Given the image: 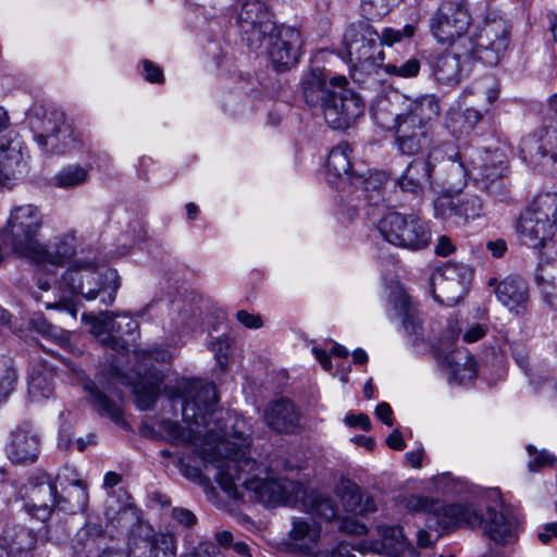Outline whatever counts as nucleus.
I'll list each match as a JSON object with an SVG mask.
<instances>
[{
	"label": "nucleus",
	"instance_id": "nucleus-52",
	"mask_svg": "<svg viewBox=\"0 0 557 557\" xmlns=\"http://www.w3.org/2000/svg\"><path fill=\"white\" fill-rule=\"evenodd\" d=\"M232 345V339L227 335L219 336L209 343V349L213 352L221 371L227 368V350Z\"/></svg>",
	"mask_w": 557,
	"mask_h": 557
},
{
	"label": "nucleus",
	"instance_id": "nucleus-39",
	"mask_svg": "<svg viewBox=\"0 0 557 557\" xmlns=\"http://www.w3.org/2000/svg\"><path fill=\"white\" fill-rule=\"evenodd\" d=\"M27 392L34 401L49 398L53 393L51 371L45 367L34 368L28 376Z\"/></svg>",
	"mask_w": 557,
	"mask_h": 557
},
{
	"label": "nucleus",
	"instance_id": "nucleus-20",
	"mask_svg": "<svg viewBox=\"0 0 557 557\" xmlns=\"http://www.w3.org/2000/svg\"><path fill=\"white\" fill-rule=\"evenodd\" d=\"M490 286H495L494 293L497 300L506 307L509 312L522 317L528 311L530 301V289L528 282L520 275H508L500 282L497 278L488 280Z\"/></svg>",
	"mask_w": 557,
	"mask_h": 557
},
{
	"label": "nucleus",
	"instance_id": "nucleus-5",
	"mask_svg": "<svg viewBox=\"0 0 557 557\" xmlns=\"http://www.w3.org/2000/svg\"><path fill=\"white\" fill-rule=\"evenodd\" d=\"M59 284V296L54 301L45 302L47 309L65 311L72 319H76L77 306L75 296L86 300H96L104 306L113 304L120 288V276L114 269L100 272L94 263L75 261L62 274Z\"/></svg>",
	"mask_w": 557,
	"mask_h": 557
},
{
	"label": "nucleus",
	"instance_id": "nucleus-49",
	"mask_svg": "<svg viewBox=\"0 0 557 557\" xmlns=\"http://www.w3.org/2000/svg\"><path fill=\"white\" fill-rule=\"evenodd\" d=\"M30 324L36 332L47 338L52 339L60 346L66 345L69 343L67 333L62 329L52 325L42 315L33 318Z\"/></svg>",
	"mask_w": 557,
	"mask_h": 557
},
{
	"label": "nucleus",
	"instance_id": "nucleus-43",
	"mask_svg": "<svg viewBox=\"0 0 557 557\" xmlns=\"http://www.w3.org/2000/svg\"><path fill=\"white\" fill-rule=\"evenodd\" d=\"M87 178L86 169L79 165H69L53 176L52 184L55 187L67 189L84 184Z\"/></svg>",
	"mask_w": 557,
	"mask_h": 557
},
{
	"label": "nucleus",
	"instance_id": "nucleus-24",
	"mask_svg": "<svg viewBox=\"0 0 557 557\" xmlns=\"http://www.w3.org/2000/svg\"><path fill=\"white\" fill-rule=\"evenodd\" d=\"M5 451L14 463H28L37 459L39 437L30 423L24 422L11 432Z\"/></svg>",
	"mask_w": 557,
	"mask_h": 557
},
{
	"label": "nucleus",
	"instance_id": "nucleus-36",
	"mask_svg": "<svg viewBox=\"0 0 557 557\" xmlns=\"http://www.w3.org/2000/svg\"><path fill=\"white\" fill-rule=\"evenodd\" d=\"M413 45L417 46V44L412 40ZM396 51H398L399 48L404 50L406 54H410L408 59L405 60V57L401 54L399 58H394L393 60L388 61L386 64H384V71L389 76H396L401 78H413L417 77L420 73L421 63L418 58L411 54V52H414V50H411L409 52H406V49L404 47H394Z\"/></svg>",
	"mask_w": 557,
	"mask_h": 557
},
{
	"label": "nucleus",
	"instance_id": "nucleus-10",
	"mask_svg": "<svg viewBox=\"0 0 557 557\" xmlns=\"http://www.w3.org/2000/svg\"><path fill=\"white\" fill-rule=\"evenodd\" d=\"M237 24L242 42L255 52L262 47L269 35H273L277 25L274 14L262 0L243 2Z\"/></svg>",
	"mask_w": 557,
	"mask_h": 557
},
{
	"label": "nucleus",
	"instance_id": "nucleus-46",
	"mask_svg": "<svg viewBox=\"0 0 557 557\" xmlns=\"http://www.w3.org/2000/svg\"><path fill=\"white\" fill-rule=\"evenodd\" d=\"M399 0H361V15L368 21H380Z\"/></svg>",
	"mask_w": 557,
	"mask_h": 557
},
{
	"label": "nucleus",
	"instance_id": "nucleus-8",
	"mask_svg": "<svg viewBox=\"0 0 557 557\" xmlns=\"http://www.w3.org/2000/svg\"><path fill=\"white\" fill-rule=\"evenodd\" d=\"M401 504L410 512L433 515L443 530L475 527L482 521L471 504H445L437 498L418 494L404 496Z\"/></svg>",
	"mask_w": 557,
	"mask_h": 557
},
{
	"label": "nucleus",
	"instance_id": "nucleus-30",
	"mask_svg": "<svg viewBox=\"0 0 557 557\" xmlns=\"http://www.w3.org/2000/svg\"><path fill=\"white\" fill-rule=\"evenodd\" d=\"M481 110L467 107L462 111L450 109L445 116V128L454 139H463L472 134L478 135L476 128L483 120Z\"/></svg>",
	"mask_w": 557,
	"mask_h": 557
},
{
	"label": "nucleus",
	"instance_id": "nucleus-28",
	"mask_svg": "<svg viewBox=\"0 0 557 557\" xmlns=\"http://www.w3.org/2000/svg\"><path fill=\"white\" fill-rule=\"evenodd\" d=\"M58 492L57 485L41 482L33 485L24 499V509L27 515L39 521H46L51 516L53 507H57Z\"/></svg>",
	"mask_w": 557,
	"mask_h": 557
},
{
	"label": "nucleus",
	"instance_id": "nucleus-16",
	"mask_svg": "<svg viewBox=\"0 0 557 557\" xmlns=\"http://www.w3.org/2000/svg\"><path fill=\"white\" fill-rule=\"evenodd\" d=\"M349 85L345 75H331V71L311 64L300 78V88L305 103L312 110H319L336 88Z\"/></svg>",
	"mask_w": 557,
	"mask_h": 557
},
{
	"label": "nucleus",
	"instance_id": "nucleus-63",
	"mask_svg": "<svg viewBox=\"0 0 557 557\" xmlns=\"http://www.w3.org/2000/svg\"><path fill=\"white\" fill-rule=\"evenodd\" d=\"M485 335V327L481 324L471 326L463 335L467 343H474Z\"/></svg>",
	"mask_w": 557,
	"mask_h": 557
},
{
	"label": "nucleus",
	"instance_id": "nucleus-44",
	"mask_svg": "<svg viewBox=\"0 0 557 557\" xmlns=\"http://www.w3.org/2000/svg\"><path fill=\"white\" fill-rule=\"evenodd\" d=\"M456 202V195L445 194L438 196L433 202L434 218L459 224L461 219H459V208Z\"/></svg>",
	"mask_w": 557,
	"mask_h": 557
},
{
	"label": "nucleus",
	"instance_id": "nucleus-29",
	"mask_svg": "<svg viewBox=\"0 0 557 557\" xmlns=\"http://www.w3.org/2000/svg\"><path fill=\"white\" fill-rule=\"evenodd\" d=\"M176 547V539L173 534L150 529L138 543L131 546V554L135 555L139 549L138 557H174Z\"/></svg>",
	"mask_w": 557,
	"mask_h": 557
},
{
	"label": "nucleus",
	"instance_id": "nucleus-12",
	"mask_svg": "<svg viewBox=\"0 0 557 557\" xmlns=\"http://www.w3.org/2000/svg\"><path fill=\"white\" fill-rule=\"evenodd\" d=\"M472 22L465 0H443L431 18L430 29L441 44H453L465 35Z\"/></svg>",
	"mask_w": 557,
	"mask_h": 557
},
{
	"label": "nucleus",
	"instance_id": "nucleus-55",
	"mask_svg": "<svg viewBox=\"0 0 557 557\" xmlns=\"http://www.w3.org/2000/svg\"><path fill=\"white\" fill-rule=\"evenodd\" d=\"M171 517L175 521L177 527L185 529H193L197 523L196 515L183 507H174L171 511Z\"/></svg>",
	"mask_w": 557,
	"mask_h": 557
},
{
	"label": "nucleus",
	"instance_id": "nucleus-3",
	"mask_svg": "<svg viewBox=\"0 0 557 557\" xmlns=\"http://www.w3.org/2000/svg\"><path fill=\"white\" fill-rule=\"evenodd\" d=\"M511 39V25L506 21L485 20L474 36L472 48L466 55L445 50L429 57L434 79L447 87H455L462 81L468 64L481 62L495 66L505 57Z\"/></svg>",
	"mask_w": 557,
	"mask_h": 557
},
{
	"label": "nucleus",
	"instance_id": "nucleus-27",
	"mask_svg": "<svg viewBox=\"0 0 557 557\" xmlns=\"http://www.w3.org/2000/svg\"><path fill=\"white\" fill-rule=\"evenodd\" d=\"M263 419L275 432L293 433L299 426L300 411L292 400L281 398L268 405Z\"/></svg>",
	"mask_w": 557,
	"mask_h": 557
},
{
	"label": "nucleus",
	"instance_id": "nucleus-61",
	"mask_svg": "<svg viewBox=\"0 0 557 557\" xmlns=\"http://www.w3.org/2000/svg\"><path fill=\"white\" fill-rule=\"evenodd\" d=\"M386 444L395 450H403L406 447L403 435L399 430H394L386 438Z\"/></svg>",
	"mask_w": 557,
	"mask_h": 557
},
{
	"label": "nucleus",
	"instance_id": "nucleus-33",
	"mask_svg": "<svg viewBox=\"0 0 557 557\" xmlns=\"http://www.w3.org/2000/svg\"><path fill=\"white\" fill-rule=\"evenodd\" d=\"M290 544L301 552L308 554L318 543L321 534V528L318 523L305 518H295L289 531Z\"/></svg>",
	"mask_w": 557,
	"mask_h": 557
},
{
	"label": "nucleus",
	"instance_id": "nucleus-56",
	"mask_svg": "<svg viewBox=\"0 0 557 557\" xmlns=\"http://www.w3.org/2000/svg\"><path fill=\"white\" fill-rule=\"evenodd\" d=\"M237 321L246 326L247 329L258 330L263 326V321L261 315L252 312H248L246 310H239L236 312Z\"/></svg>",
	"mask_w": 557,
	"mask_h": 557
},
{
	"label": "nucleus",
	"instance_id": "nucleus-45",
	"mask_svg": "<svg viewBox=\"0 0 557 557\" xmlns=\"http://www.w3.org/2000/svg\"><path fill=\"white\" fill-rule=\"evenodd\" d=\"M546 252L540 253V262L535 271L534 283L541 295H548L550 285L556 283V268L545 259Z\"/></svg>",
	"mask_w": 557,
	"mask_h": 557
},
{
	"label": "nucleus",
	"instance_id": "nucleus-60",
	"mask_svg": "<svg viewBox=\"0 0 557 557\" xmlns=\"http://www.w3.org/2000/svg\"><path fill=\"white\" fill-rule=\"evenodd\" d=\"M375 414L386 425L391 426L393 424V410L387 403H380L375 408Z\"/></svg>",
	"mask_w": 557,
	"mask_h": 557
},
{
	"label": "nucleus",
	"instance_id": "nucleus-47",
	"mask_svg": "<svg viewBox=\"0 0 557 557\" xmlns=\"http://www.w3.org/2000/svg\"><path fill=\"white\" fill-rule=\"evenodd\" d=\"M457 206L459 208V219L462 222L469 219H476L483 212L482 200L475 195H456Z\"/></svg>",
	"mask_w": 557,
	"mask_h": 557
},
{
	"label": "nucleus",
	"instance_id": "nucleus-37",
	"mask_svg": "<svg viewBox=\"0 0 557 557\" xmlns=\"http://www.w3.org/2000/svg\"><path fill=\"white\" fill-rule=\"evenodd\" d=\"M527 213L544 221L545 225L557 227V193H545L536 196L532 205L524 210Z\"/></svg>",
	"mask_w": 557,
	"mask_h": 557
},
{
	"label": "nucleus",
	"instance_id": "nucleus-50",
	"mask_svg": "<svg viewBox=\"0 0 557 557\" xmlns=\"http://www.w3.org/2000/svg\"><path fill=\"white\" fill-rule=\"evenodd\" d=\"M338 495L345 503L348 511H361V490L354 482L346 480L338 486Z\"/></svg>",
	"mask_w": 557,
	"mask_h": 557
},
{
	"label": "nucleus",
	"instance_id": "nucleus-14",
	"mask_svg": "<svg viewBox=\"0 0 557 557\" xmlns=\"http://www.w3.org/2000/svg\"><path fill=\"white\" fill-rule=\"evenodd\" d=\"M471 270L461 263H445L436 268L430 278V289L435 301L454 306L467 294Z\"/></svg>",
	"mask_w": 557,
	"mask_h": 557
},
{
	"label": "nucleus",
	"instance_id": "nucleus-38",
	"mask_svg": "<svg viewBox=\"0 0 557 557\" xmlns=\"http://www.w3.org/2000/svg\"><path fill=\"white\" fill-rule=\"evenodd\" d=\"M407 109L417 115L418 125H425L431 129V123L440 115L441 107L435 96L424 95L411 101Z\"/></svg>",
	"mask_w": 557,
	"mask_h": 557
},
{
	"label": "nucleus",
	"instance_id": "nucleus-62",
	"mask_svg": "<svg viewBox=\"0 0 557 557\" xmlns=\"http://www.w3.org/2000/svg\"><path fill=\"white\" fill-rule=\"evenodd\" d=\"M557 536V522H550L544 525L539 532L537 537L543 544H547L553 537Z\"/></svg>",
	"mask_w": 557,
	"mask_h": 557
},
{
	"label": "nucleus",
	"instance_id": "nucleus-34",
	"mask_svg": "<svg viewBox=\"0 0 557 557\" xmlns=\"http://www.w3.org/2000/svg\"><path fill=\"white\" fill-rule=\"evenodd\" d=\"M88 502L86 484L75 479L67 487L62 488V494L58 495L57 508L61 511L74 515L83 511Z\"/></svg>",
	"mask_w": 557,
	"mask_h": 557
},
{
	"label": "nucleus",
	"instance_id": "nucleus-59",
	"mask_svg": "<svg viewBox=\"0 0 557 557\" xmlns=\"http://www.w3.org/2000/svg\"><path fill=\"white\" fill-rule=\"evenodd\" d=\"M345 423L351 428H359L363 431H369L371 428V421L364 413L347 414L345 417Z\"/></svg>",
	"mask_w": 557,
	"mask_h": 557
},
{
	"label": "nucleus",
	"instance_id": "nucleus-57",
	"mask_svg": "<svg viewBox=\"0 0 557 557\" xmlns=\"http://www.w3.org/2000/svg\"><path fill=\"white\" fill-rule=\"evenodd\" d=\"M181 471L185 478L200 485H207L209 483V478L203 474L198 467L182 465Z\"/></svg>",
	"mask_w": 557,
	"mask_h": 557
},
{
	"label": "nucleus",
	"instance_id": "nucleus-64",
	"mask_svg": "<svg viewBox=\"0 0 557 557\" xmlns=\"http://www.w3.org/2000/svg\"><path fill=\"white\" fill-rule=\"evenodd\" d=\"M129 227L133 233L134 244L137 242H141L146 238L147 228H146V225L144 224V222L138 221V220L134 221L133 223L129 224Z\"/></svg>",
	"mask_w": 557,
	"mask_h": 557
},
{
	"label": "nucleus",
	"instance_id": "nucleus-21",
	"mask_svg": "<svg viewBox=\"0 0 557 557\" xmlns=\"http://www.w3.org/2000/svg\"><path fill=\"white\" fill-rule=\"evenodd\" d=\"M26 122L33 139L58 138L62 132L67 131L65 113L50 104H35L28 111Z\"/></svg>",
	"mask_w": 557,
	"mask_h": 557
},
{
	"label": "nucleus",
	"instance_id": "nucleus-42",
	"mask_svg": "<svg viewBox=\"0 0 557 557\" xmlns=\"http://www.w3.org/2000/svg\"><path fill=\"white\" fill-rule=\"evenodd\" d=\"M379 534L382 539V546L391 554H401L408 546L409 542L399 525L381 524L377 527Z\"/></svg>",
	"mask_w": 557,
	"mask_h": 557
},
{
	"label": "nucleus",
	"instance_id": "nucleus-51",
	"mask_svg": "<svg viewBox=\"0 0 557 557\" xmlns=\"http://www.w3.org/2000/svg\"><path fill=\"white\" fill-rule=\"evenodd\" d=\"M527 451L530 457L528 469L531 472L539 471L544 467H554L557 463V457L545 449L537 450L533 445L529 444Z\"/></svg>",
	"mask_w": 557,
	"mask_h": 557
},
{
	"label": "nucleus",
	"instance_id": "nucleus-26",
	"mask_svg": "<svg viewBox=\"0 0 557 557\" xmlns=\"http://www.w3.org/2000/svg\"><path fill=\"white\" fill-rule=\"evenodd\" d=\"M522 161L533 170L553 173L557 170V141H520Z\"/></svg>",
	"mask_w": 557,
	"mask_h": 557
},
{
	"label": "nucleus",
	"instance_id": "nucleus-1",
	"mask_svg": "<svg viewBox=\"0 0 557 557\" xmlns=\"http://www.w3.org/2000/svg\"><path fill=\"white\" fill-rule=\"evenodd\" d=\"M177 394L183 421L162 420L161 432L172 444L191 447L206 470H215V481L230 497L242 498V487L250 499L265 507H299L326 521L337 516V506L329 495L307 492L302 483L294 480L274 479L248 456L246 421L235 411L216 409L214 385L183 380L177 384Z\"/></svg>",
	"mask_w": 557,
	"mask_h": 557
},
{
	"label": "nucleus",
	"instance_id": "nucleus-53",
	"mask_svg": "<svg viewBox=\"0 0 557 557\" xmlns=\"http://www.w3.org/2000/svg\"><path fill=\"white\" fill-rule=\"evenodd\" d=\"M141 75L149 84L162 85L165 83L163 69L149 59H143L139 63Z\"/></svg>",
	"mask_w": 557,
	"mask_h": 557
},
{
	"label": "nucleus",
	"instance_id": "nucleus-7",
	"mask_svg": "<svg viewBox=\"0 0 557 557\" xmlns=\"http://www.w3.org/2000/svg\"><path fill=\"white\" fill-rule=\"evenodd\" d=\"M377 230L388 243L413 251L428 247L432 237L429 222L417 213L389 212L379 221Z\"/></svg>",
	"mask_w": 557,
	"mask_h": 557
},
{
	"label": "nucleus",
	"instance_id": "nucleus-2",
	"mask_svg": "<svg viewBox=\"0 0 557 557\" xmlns=\"http://www.w3.org/2000/svg\"><path fill=\"white\" fill-rule=\"evenodd\" d=\"M389 302L393 318L401 322L407 342L416 351L433 350L446 363L450 379L458 384H465L475 377L478 366L473 356L467 350H454L461 332L457 320L449 319L443 333L438 337H432L425 334L419 312L403 287L396 286L389 296Z\"/></svg>",
	"mask_w": 557,
	"mask_h": 557
},
{
	"label": "nucleus",
	"instance_id": "nucleus-48",
	"mask_svg": "<svg viewBox=\"0 0 557 557\" xmlns=\"http://www.w3.org/2000/svg\"><path fill=\"white\" fill-rule=\"evenodd\" d=\"M17 383V372L11 359L0 360V403L5 400L14 391Z\"/></svg>",
	"mask_w": 557,
	"mask_h": 557
},
{
	"label": "nucleus",
	"instance_id": "nucleus-11",
	"mask_svg": "<svg viewBox=\"0 0 557 557\" xmlns=\"http://www.w3.org/2000/svg\"><path fill=\"white\" fill-rule=\"evenodd\" d=\"M366 107L363 97L349 84L336 88L320 111L330 128L345 132L363 116Z\"/></svg>",
	"mask_w": 557,
	"mask_h": 557
},
{
	"label": "nucleus",
	"instance_id": "nucleus-40",
	"mask_svg": "<svg viewBox=\"0 0 557 557\" xmlns=\"http://www.w3.org/2000/svg\"><path fill=\"white\" fill-rule=\"evenodd\" d=\"M161 391V380L158 373H153L147 382H139L134 386L136 404L140 410L153 407Z\"/></svg>",
	"mask_w": 557,
	"mask_h": 557
},
{
	"label": "nucleus",
	"instance_id": "nucleus-4",
	"mask_svg": "<svg viewBox=\"0 0 557 557\" xmlns=\"http://www.w3.org/2000/svg\"><path fill=\"white\" fill-rule=\"evenodd\" d=\"M361 20L350 23L345 29L343 44L348 61L356 71L371 74L384 65L383 47H404L406 52L416 49L412 37L417 27L406 24L399 29L385 27L381 34L370 23Z\"/></svg>",
	"mask_w": 557,
	"mask_h": 557
},
{
	"label": "nucleus",
	"instance_id": "nucleus-54",
	"mask_svg": "<svg viewBox=\"0 0 557 557\" xmlns=\"http://www.w3.org/2000/svg\"><path fill=\"white\" fill-rule=\"evenodd\" d=\"M396 149L407 156H416L414 159L428 161V156L431 154V160L433 159V154L436 152L425 151L420 141H395Z\"/></svg>",
	"mask_w": 557,
	"mask_h": 557
},
{
	"label": "nucleus",
	"instance_id": "nucleus-25",
	"mask_svg": "<svg viewBox=\"0 0 557 557\" xmlns=\"http://www.w3.org/2000/svg\"><path fill=\"white\" fill-rule=\"evenodd\" d=\"M556 227L553 224L548 226L544 221H537V218L531 213L522 212L519 219L517 231L521 243L533 249H554L557 255V247L553 244V236Z\"/></svg>",
	"mask_w": 557,
	"mask_h": 557
},
{
	"label": "nucleus",
	"instance_id": "nucleus-32",
	"mask_svg": "<svg viewBox=\"0 0 557 557\" xmlns=\"http://www.w3.org/2000/svg\"><path fill=\"white\" fill-rule=\"evenodd\" d=\"M386 180L387 176L384 172L359 169L352 172V180L349 185L360 191L369 203L376 205L381 200V190Z\"/></svg>",
	"mask_w": 557,
	"mask_h": 557
},
{
	"label": "nucleus",
	"instance_id": "nucleus-13",
	"mask_svg": "<svg viewBox=\"0 0 557 557\" xmlns=\"http://www.w3.org/2000/svg\"><path fill=\"white\" fill-rule=\"evenodd\" d=\"M267 39L269 40L268 57L275 73H284L297 66L305 53L299 29L276 25L273 35H269Z\"/></svg>",
	"mask_w": 557,
	"mask_h": 557
},
{
	"label": "nucleus",
	"instance_id": "nucleus-6",
	"mask_svg": "<svg viewBox=\"0 0 557 557\" xmlns=\"http://www.w3.org/2000/svg\"><path fill=\"white\" fill-rule=\"evenodd\" d=\"M41 225L37 207L17 206L11 210L5 226L0 231V240L17 256L29 260L40 244L37 235Z\"/></svg>",
	"mask_w": 557,
	"mask_h": 557
},
{
	"label": "nucleus",
	"instance_id": "nucleus-18",
	"mask_svg": "<svg viewBox=\"0 0 557 557\" xmlns=\"http://www.w3.org/2000/svg\"><path fill=\"white\" fill-rule=\"evenodd\" d=\"M471 506L478 511L482 519L478 527L483 524L484 533L495 545H510L517 541L521 520L512 507H502L500 510L488 507L486 517L483 518L479 509L473 505ZM474 528H476V525Z\"/></svg>",
	"mask_w": 557,
	"mask_h": 557
},
{
	"label": "nucleus",
	"instance_id": "nucleus-22",
	"mask_svg": "<svg viewBox=\"0 0 557 557\" xmlns=\"http://www.w3.org/2000/svg\"><path fill=\"white\" fill-rule=\"evenodd\" d=\"M76 250V239L73 234H64L58 237L50 249L39 244L36 252L29 259L47 274L55 273V270L69 263Z\"/></svg>",
	"mask_w": 557,
	"mask_h": 557
},
{
	"label": "nucleus",
	"instance_id": "nucleus-19",
	"mask_svg": "<svg viewBox=\"0 0 557 557\" xmlns=\"http://www.w3.org/2000/svg\"><path fill=\"white\" fill-rule=\"evenodd\" d=\"M29 153L22 141H0V185L13 187L29 171Z\"/></svg>",
	"mask_w": 557,
	"mask_h": 557
},
{
	"label": "nucleus",
	"instance_id": "nucleus-41",
	"mask_svg": "<svg viewBox=\"0 0 557 557\" xmlns=\"http://www.w3.org/2000/svg\"><path fill=\"white\" fill-rule=\"evenodd\" d=\"M85 388L89 392L95 408L99 413L109 417L116 423L122 420V409L115 400L110 399L94 383L86 384Z\"/></svg>",
	"mask_w": 557,
	"mask_h": 557
},
{
	"label": "nucleus",
	"instance_id": "nucleus-17",
	"mask_svg": "<svg viewBox=\"0 0 557 557\" xmlns=\"http://www.w3.org/2000/svg\"><path fill=\"white\" fill-rule=\"evenodd\" d=\"M282 89V84L278 81L265 78L264 73H250L238 72L236 74L235 86L228 96L222 99V109L224 112L234 114L240 103L242 96H248L253 99H259L262 96H270L278 92Z\"/></svg>",
	"mask_w": 557,
	"mask_h": 557
},
{
	"label": "nucleus",
	"instance_id": "nucleus-35",
	"mask_svg": "<svg viewBox=\"0 0 557 557\" xmlns=\"http://www.w3.org/2000/svg\"><path fill=\"white\" fill-rule=\"evenodd\" d=\"M432 168L431 154L428 156V161L413 159L399 178V187L404 191L418 193L422 188V183L431 177Z\"/></svg>",
	"mask_w": 557,
	"mask_h": 557
},
{
	"label": "nucleus",
	"instance_id": "nucleus-31",
	"mask_svg": "<svg viewBox=\"0 0 557 557\" xmlns=\"http://www.w3.org/2000/svg\"><path fill=\"white\" fill-rule=\"evenodd\" d=\"M381 125L387 131L395 132L394 139H428L430 129L425 125H418L417 115L410 110L389 116L388 122L380 120Z\"/></svg>",
	"mask_w": 557,
	"mask_h": 557
},
{
	"label": "nucleus",
	"instance_id": "nucleus-9",
	"mask_svg": "<svg viewBox=\"0 0 557 557\" xmlns=\"http://www.w3.org/2000/svg\"><path fill=\"white\" fill-rule=\"evenodd\" d=\"M471 168H466L460 161L461 171L473 178L479 188L486 190L493 198L505 201L508 198L505 175L507 173V158L498 149L476 152L471 156Z\"/></svg>",
	"mask_w": 557,
	"mask_h": 557
},
{
	"label": "nucleus",
	"instance_id": "nucleus-15",
	"mask_svg": "<svg viewBox=\"0 0 557 557\" xmlns=\"http://www.w3.org/2000/svg\"><path fill=\"white\" fill-rule=\"evenodd\" d=\"M139 324L126 313L117 314L106 311L92 321L91 332L97 336H104L103 344L111 346L119 352L128 350L139 336Z\"/></svg>",
	"mask_w": 557,
	"mask_h": 557
},
{
	"label": "nucleus",
	"instance_id": "nucleus-58",
	"mask_svg": "<svg viewBox=\"0 0 557 557\" xmlns=\"http://www.w3.org/2000/svg\"><path fill=\"white\" fill-rule=\"evenodd\" d=\"M455 249L456 247L451 239L446 235L440 236L434 247L435 253L440 257H448L455 251Z\"/></svg>",
	"mask_w": 557,
	"mask_h": 557
},
{
	"label": "nucleus",
	"instance_id": "nucleus-23",
	"mask_svg": "<svg viewBox=\"0 0 557 557\" xmlns=\"http://www.w3.org/2000/svg\"><path fill=\"white\" fill-rule=\"evenodd\" d=\"M352 146L349 141H339L327 153L325 161L326 181L332 186L343 189L352 180L357 169L351 158Z\"/></svg>",
	"mask_w": 557,
	"mask_h": 557
}]
</instances>
